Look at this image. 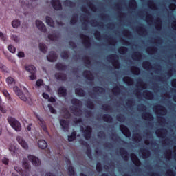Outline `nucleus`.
Returning <instances> with one entry per match:
<instances>
[{
	"label": "nucleus",
	"mask_w": 176,
	"mask_h": 176,
	"mask_svg": "<svg viewBox=\"0 0 176 176\" xmlns=\"http://www.w3.org/2000/svg\"><path fill=\"white\" fill-rule=\"evenodd\" d=\"M72 104L74 105L72 108V113H74L75 116H80V115H82V110H80L82 102L78 99H72Z\"/></svg>",
	"instance_id": "nucleus-1"
},
{
	"label": "nucleus",
	"mask_w": 176,
	"mask_h": 176,
	"mask_svg": "<svg viewBox=\"0 0 176 176\" xmlns=\"http://www.w3.org/2000/svg\"><path fill=\"white\" fill-rule=\"evenodd\" d=\"M8 122L11 127L14 129L15 131H21V124L13 117L8 118Z\"/></svg>",
	"instance_id": "nucleus-2"
},
{
	"label": "nucleus",
	"mask_w": 176,
	"mask_h": 176,
	"mask_svg": "<svg viewBox=\"0 0 176 176\" xmlns=\"http://www.w3.org/2000/svg\"><path fill=\"white\" fill-rule=\"evenodd\" d=\"M25 69L30 74L29 76L30 80H35L36 79V67L32 65H29L25 66Z\"/></svg>",
	"instance_id": "nucleus-3"
},
{
	"label": "nucleus",
	"mask_w": 176,
	"mask_h": 176,
	"mask_svg": "<svg viewBox=\"0 0 176 176\" xmlns=\"http://www.w3.org/2000/svg\"><path fill=\"white\" fill-rule=\"evenodd\" d=\"M107 60L113 64L114 68L119 69V56H118V55H109L107 56Z\"/></svg>",
	"instance_id": "nucleus-4"
},
{
	"label": "nucleus",
	"mask_w": 176,
	"mask_h": 176,
	"mask_svg": "<svg viewBox=\"0 0 176 176\" xmlns=\"http://www.w3.org/2000/svg\"><path fill=\"white\" fill-rule=\"evenodd\" d=\"M14 91L16 93L20 100L24 101L25 102H27L28 98H27V96H25V94H24V93L21 91L20 89H19V87H14Z\"/></svg>",
	"instance_id": "nucleus-5"
},
{
	"label": "nucleus",
	"mask_w": 176,
	"mask_h": 176,
	"mask_svg": "<svg viewBox=\"0 0 176 176\" xmlns=\"http://www.w3.org/2000/svg\"><path fill=\"white\" fill-rule=\"evenodd\" d=\"M16 141H18L19 144H20L21 146H22L23 149H25V151H28V143H27V142H25V140H24L23 138H21V136H17Z\"/></svg>",
	"instance_id": "nucleus-6"
},
{
	"label": "nucleus",
	"mask_w": 176,
	"mask_h": 176,
	"mask_svg": "<svg viewBox=\"0 0 176 176\" xmlns=\"http://www.w3.org/2000/svg\"><path fill=\"white\" fill-rule=\"evenodd\" d=\"M36 26L39 30V31H41V32H46L47 31L46 26L45 25V23L42 22V21L36 20Z\"/></svg>",
	"instance_id": "nucleus-7"
},
{
	"label": "nucleus",
	"mask_w": 176,
	"mask_h": 176,
	"mask_svg": "<svg viewBox=\"0 0 176 176\" xmlns=\"http://www.w3.org/2000/svg\"><path fill=\"white\" fill-rule=\"evenodd\" d=\"M28 160L32 163L33 166H41V161L39 159L34 155H29Z\"/></svg>",
	"instance_id": "nucleus-8"
},
{
	"label": "nucleus",
	"mask_w": 176,
	"mask_h": 176,
	"mask_svg": "<svg viewBox=\"0 0 176 176\" xmlns=\"http://www.w3.org/2000/svg\"><path fill=\"white\" fill-rule=\"evenodd\" d=\"M60 124L63 131H68V129H69V123L68 121L61 119L60 120Z\"/></svg>",
	"instance_id": "nucleus-9"
},
{
	"label": "nucleus",
	"mask_w": 176,
	"mask_h": 176,
	"mask_svg": "<svg viewBox=\"0 0 176 176\" xmlns=\"http://www.w3.org/2000/svg\"><path fill=\"white\" fill-rule=\"evenodd\" d=\"M52 5L55 9V10H61V3H60V0H52Z\"/></svg>",
	"instance_id": "nucleus-10"
},
{
	"label": "nucleus",
	"mask_w": 176,
	"mask_h": 176,
	"mask_svg": "<svg viewBox=\"0 0 176 176\" xmlns=\"http://www.w3.org/2000/svg\"><path fill=\"white\" fill-rule=\"evenodd\" d=\"M157 110L155 111V113L157 115H162V116H164L166 113H167V110H166V108L162 106H157Z\"/></svg>",
	"instance_id": "nucleus-11"
},
{
	"label": "nucleus",
	"mask_w": 176,
	"mask_h": 176,
	"mask_svg": "<svg viewBox=\"0 0 176 176\" xmlns=\"http://www.w3.org/2000/svg\"><path fill=\"white\" fill-rule=\"evenodd\" d=\"M84 137L86 140H90L91 137V128L90 126H87L84 131Z\"/></svg>",
	"instance_id": "nucleus-12"
},
{
	"label": "nucleus",
	"mask_w": 176,
	"mask_h": 176,
	"mask_svg": "<svg viewBox=\"0 0 176 176\" xmlns=\"http://www.w3.org/2000/svg\"><path fill=\"white\" fill-rule=\"evenodd\" d=\"M47 58L48 61H50L51 63H54L57 60V55L56 54V52H51L49 54V56H47Z\"/></svg>",
	"instance_id": "nucleus-13"
},
{
	"label": "nucleus",
	"mask_w": 176,
	"mask_h": 176,
	"mask_svg": "<svg viewBox=\"0 0 176 176\" xmlns=\"http://www.w3.org/2000/svg\"><path fill=\"white\" fill-rule=\"evenodd\" d=\"M120 129L122 131V133L126 135V137H130L131 134H130V131H129V129L127 128V126H124V125H120Z\"/></svg>",
	"instance_id": "nucleus-14"
},
{
	"label": "nucleus",
	"mask_w": 176,
	"mask_h": 176,
	"mask_svg": "<svg viewBox=\"0 0 176 176\" xmlns=\"http://www.w3.org/2000/svg\"><path fill=\"white\" fill-rule=\"evenodd\" d=\"M81 39L82 41V43H84L86 47H89V46H90V38H89V36L82 35L81 36Z\"/></svg>",
	"instance_id": "nucleus-15"
},
{
	"label": "nucleus",
	"mask_w": 176,
	"mask_h": 176,
	"mask_svg": "<svg viewBox=\"0 0 176 176\" xmlns=\"http://www.w3.org/2000/svg\"><path fill=\"white\" fill-rule=\"evenodd\" d=\"M131 159L135 166H140L141 164V162H140V160H138V157H137V155H135V154H131Z\"/></svg>",
	"instance_id": "nucleus-16"
},
{
	"label": "nucleus",
	"mask_w": 176,
	"mask_h": 176,
	"mask_svg": "<svg viewBox=\"0 0 176 176\" xmlns=\"http://www.w3.org/2000/svg\"><path fill=\"white\" fill-rule=\"evenodd\" d=\"M155 134L157 137L163 138V137H166V134H167V131L165 129H158L156 131Z\"/></svg>",
	"instance_id": "nucleus-17"
},
{
	"label": "nucleus",
	"mask_w": 176,
	"mask_h": 176,
	"mask_svg": "<svg viewBox=\"0 0 176 176\" xmlns=\"http://www.w3.org/2000/svg\"><path fill=\"white\" fill-rule=\"evenodd\" d=\"M143 96L144 98L147 100H153V94L149 91H144L143 92Z\"/></svg>",
	"instance_id": "nucleus-18"
},
{
	"label": "nucleus",
	"mask_w": 176,
	"mask_h": 176,
	"mask_svg": "<svg viewBox=\"0 0 176 176\" xmlns=\"http://www.w3.org/2000/svg\"><path fill=\"white\" fill-rule=\"evenodd\" d=\"M55 78L58 80H65V79H67V76L63 73H56L55 74Z\"/></svg>",
	"instance_id": "nucleus-19"
},
{
	"label": "nucleus",
	"mask_w": 176,
	"mask_h": 176,
	"mask_svg": "<svg viewBox=\"0 0 176 176\" xmlns=\"http://www.w3.org/2000/svg\"><path fill=\"white\" fill-rule=\"evenodd\" d=\"M83 75L85 78L88 79V80H93V79H94V77L90 71H85Z\"/></svg>",
	"instance_id": "nucleus-20"
},
{
	"label": "nucleus",
	"mask_w": 176,
	"mask_h": 176,
	"mask_svg": "<svg viewBox=\"0 0 176 176\" xmlns=\"http://www.w3.org/2000/svg\"><path fill=\"white\" fill-rule=\"evenodd\" d=\"M142 118L143 119H144V120H150V121L153 120V116H152V114L149 113H144L142 114Z\"/></svg>",
	"instance_id": "nucleus-21"
},
{
	"label": "nucleus",
	"mask_w": 176,
	"mask_h": 176,
	"mask_svg": "<svg viewBox=\"0 0 176 176\" xmlns=\"http://www.w3.org/2000/svg\"><path fill=\"white\" fill-rule=\"evenodd\" d=\"M38 147L41 149H46L47 148V143L46 141L42 140L38 142Z\"/></svg>",
	"instance_id": "nucleus-22"
},
{
	"label": "nucleus",
	"mask_w": 176,
	"mask_h": 176,
	"mask_svg": "<svg viewBox=\"0 0 176 176\" xmlns=\"http://www.w3.org/2000/svg\"><path fill=\"white\" fill-rule=\"evenodd\" d=\"M11 155H14L16 153V151H17V147L16 146V144H11L8 148Z\"/></svg>",
	"instance_id": "nucleus-23"
},
{
	"label": "nucleus",
	"mask_w": 176,
	"mask_h": 176,
	"mask_svg": "<svg viewBox=\"0 0 176 176\" xmlns=\"http://www.w3.org/2000/svg\"><path fill=\"white\" fill-rule=\"evenodd\" d=\"M58 94L60 97H64L67 96V89H65V88L63 87H60L58 89Z\"/></svg>",
	"instance_id": "nucleus-24"
},
{
	"label": "nucleus",
	"mask_w": 176,
	"mask_h": 176,
	"mask_svg": "<svg viewBox=\"0 0 176 176\" xmlns=\"http://www.w3.org/2000/svg\"><path fill=\"white\" fill-rule=\"evenodd\" d=\"M94 94H102V93H105V89L101 87H94Z\"/></svg>",
	"instance_id": "nucleus-25"
},
{
	"label": "nucleus",
	"mask_w": 176,
	"mask_h": 176,
	"mask_svg": "<svg viewBox=\"0 0 176 176\" xmlns=\"http://www.w3.org/2000/svg\"><path fill=\"white\" fill-rule=\"evenodd\" d=\"M67 174L69 176H76V173H75V170H74V167L69 166L67 169Z\"/></svg>",
	"instance_id": "nucleus-26"
},
{
	"label": "nucleus",
	"mask_w": 176,
	"mask_h": 176,
	"mask_svg": "<svg viewBox=\"0 0 176 176\" xmlns=\"http://www.w3.org/2000/svg\"><path fill=\"white\" fill-rule=\"evenodd\" d=\"M46 23L50 27H54V21L50 16H46Z\"/></svg>",
	"instance_id": "nucleus-27"
},
{
	"label": "nucleus",
	"mask_w": 176,
	"mask_h": 176,
	"mask_svg": "<svg viewBox=\"0 0 176 176\" xmlns=\"http://www.w3.org/2000/svg\"><path fill=\"white\" fill-rule=\"evenodd\" d=\"M22 166L25 170H30V168H31V166L28 164V162L27 161V160H23Z\"/></svg>",
	"instance_id": "nucleus-28"
},
{
	"label": "nucleus",
	"mask_w": 176,
	"mask_h": 176,
	"mask_svg": "<svg viewBox=\"0 0 176 176\" xmlns=\"http://www.w3.org/2000/svg\"><path fill=\"white\" fill-rule=\"evenodd\" d=\"M123 81L126 83L129 86L133 85L134 83V81H133V79L130 78V77H125L123 78Z\"/></svg>",
	"instance_id": "nucleus-29"
},
{
	"label": "nucleus",
	"mask_w": 176,
	"mask_h": 176,
	"mask_svg": "<svg viewBox=\"0 0 176 176\" xmlns=\"http://www.w3.org/2000/svg\"><path fill=\"white\" fill-rule=\"evenodd\" d=\"M39 49L43 53H46L47 52V47L43 43H40Z\"/></svg>",
	"instance_id": "nucleus-30"
},
{
	"label": "nucleus",
	"mask_w": 176,
	"mask_h": 176,
	"mask_svg": "<svg viewBox=\"0 0 176 176\" xmlns=\"http://www.w3.org/2000/svg\"><path fill=\"white\" fill-rule=\"evenodd\" d=\"M133 60H140L142 58L141 53L135 52L132 55Z\"/></svg>",
	"instance_id": "nucleus-31"
},
{
	"label": "nucleus",
	"mask_w": 176,
	"mask_h": 176,
	"mask_svg": "<svg viewBox=\"0 0 176 176\" xmlns=\"http://www.w3.org/2000/svg\"><path fill=\"white\" fill-rule=\"evenodd\" d=\"M20 24H21L20 20H18V19L14 20L12 22V25L14 28H19V27H20Z\"/></svg>",
	"instance_id": "nucleus-32"
},
{
	"label": "nucleus",
	"mask_w": 176,
	"mask_h": 176,
	"mask_svg": "<svg viewBox=\"0 0 176 176\" xmlns=\"http://www.w3.org/2000/svg\"><path fill=\"white\" fill-rule=\"evenodd\" d=\"M76 94H78V96H80V97H83V96H85V91L80 88H77L76 89Z\"/></svg>",
	"instance_id": "nucleus-33"
},
{
	"label": "nucleus",
	"mask_w": 176,
	"mask_h": 176,
	"mask_svg": "<svg viewBox=\"0 0 176 176\" xmlns=\"http://www.w3.org/2000/svg\"><path fill=\"white\" fill-rule=\"evenodd\" d=\"M56 68L57 69H58L59 71H64V69H66L67 66L63 65V63H58L56 65Z\"/></svg>",
	"instance_id": "nucleus-34"
},
{
	"label": "nucleus",
	"mask_w": 176,
	"mask_h": 176,
	"mask_svg": "<svg viewBox=\"0 0 176 176\" xmlns=\"http://www.w3.org/2000/svg\"><path fill=\"white\" fill-rule=\"evenodd\" d=\"M120 153L122 157H124V160H127L129 159V156H127V151L121 149Z\"/></svg>",
	"instance_id": "nucleus-35"
},
{
	"label": "nucleus",
	"mask_w": 176,
	"mask_h": 176,
	"mask_svg": "<svg viewBox=\"0 0 176 176\" xmlns=\"http://www.w3.org/2000/svg\"><path fill=\"white\" fill-rule=\"evenodd\" d=\"M103 119L104 122H107V123H111V122H112V117L109 115H104Z\"/></svg>",
	"instance_id": "nucleus-36"
},
{
	"label": "nucleus",
	"mask_w": 176,
	"mask_h": 176,
	"mask_svg": "<svg viewBox=\"0 0 176 176\" xmlns=\"http://www.w3.org/2000/svg\"><path fill=\"white\" fill-rule=\"evenodd\" d=\"M40 120V126L42 127L43 130L44 131H47V129L46 128V125L45 124V122H43V120L42 118L39 119Z\"/></svg>",
	"instance_id": "nucleus-37"
},
{
	"label": "nucleus",
	"mask_w": 176,
	"mask_h": 176,
	"mask_svg": "<svg viewBox=\"0 0 176 176\" xmlns=\"http://www.w3.org/2000/svg\"><path fill=\"white\" fill-rule=\"evenodd\" d=\"M131 71L134 75H140V69L135 67L131 68Z\"/></svg>",
	"instance_id": "nucleus-38"
},
{
	"label": "nucleus",
	"mask_w": 176,
	"mask_h": 176,
	"mask_svg": "<svg viewBox=\"0 0 176 176\" xmlns=\"http://www.w3.org/2000/svg\"><path fill=\"white\" fill-rule=\"evenodd\" d=\"M6 82H7L8 85H14V83H15L14 79L12 77L7 78Z\"/></svg>",
	"instance_id": "nucleus-39"
},
{
	"label": "nucleus",
	"mask_w": 176,
	"mask_h": 176,
	"mask_svg": "<svg viewBox=\"0 0 176 176\" xmlns=\"http://www.w3.org/2000/svg\"><path fill=\"white\" fill-rule=\"evenodd\" d=\"M119 53H120V54H124L126 53H127V48L124 47H121L119 50H118Z\"/></svg>",
	"instance_id": "nucleus-40"
},
{
	"label": "nucleus",
	"mask_w": 176,
	"mask_h": 176,
	"mask_svg": "<svg viewBox=\"0 0 176 176\" xmlns=\"http://www.w3.org/2000/svg\"><path fill=\"white\" fill-rule=\"evenodd\" d=\"M64 5H65V6H69L70 8H72V6H75V4L74 3H72L71 1H68V0H67L64 2Z\"/></svg>",
	"instance_id": "nucleus-41"
},
{
	"label": "nucleus",
	"mask_w": 176,
	"mask_h": 176,
	"mask_svg": "<svg viewBox=\"0 0 176 176\" xmlns=\"http://www.w3.org/2000/svg\"><path fill=\"white\" fill-rule=\"evenodd\" d=\"M143 67L144 68V69L149 70V69L151 68V63L149 62H144Z\"/></svg>",
	"instance_id": "nucleus-42"
},
{
	"label": "nucleus",
	"mask_w": 176,
	"mask_h": 176,
	"mask_svg": "<svg viewBox=\"0 0 176 176\" xmlns=\"http://www.w3.org/2000/svg\"><path fill=\"white\" fill-rule=\"evenodd\" d=\"M48 38L50 39V41H56L57 39L58 36L56 34H49Z\"/></svg>",
	"instance_id": "nucleus-43"
},
{
	"label": "nucleus",
	"mask_w": 176,
	"mask_h": 176,
	"mask_svg": "<svg viewBox=\"0 0 176 176\" xmlns=\"http://www.w3.org/2000/svg\"><path fill=\"white\" fill-rule=\"evenodd\" d=\"M78 20V16L77 15H75L74 16H73L72 19H71V21H70V24H72V25H74V24H75L76 23Z\"/></svg>",
	"instance_id": "nucleus-44"
},
{
	"label": "nucleus",
	"mask_w": 176,
	"mask_h": 176,
	"mask_svg": "<svg viewBox=\"0 0 176 176\" xmlns=\"http://www.w3.org/2000/svg\"><path fill=\"white\" fill-rule=\"evenodd\" d=\"M43 85V80L39 79L36 82V86L37 87H41Z\"/></svg>",
	"instance_id": "nucleus-45"
},
{
	"label": "nucleus",
	"mask_w": 176,
	"mask_h": 176,
	"mask_svg": "<svg viewBox=\"0 0 176 176\" xmlns=\"http://www.w3.org/2000/svg\"><path fill=\"white\" fill-rule=\"evenodd\" d=\"M0 111L2 112V113H6V107L2 104H0Z\"/></svg>",
	"instance_id": "nucleus-46"
},
{
	"label": "nucleus",
	"mask_w": 176,
	"mask_h": 176,
	"mask_svg": "<svg viewBox=\"0 0 176 176\" xmlns=\"http://www.w3.org/2000/svg\"><path fill=\"white\" fill-rule=\"evenodd\" d=\"M113 93L116 94V96L119 94V93H120V89L118 87H116L113 89Z\"/></svg>",
	"instance_id": "nucleus-47"
},
{
	"label": "nucleus",
	"mask_w": 176,
	"mask_h": 176,
	"mask_svg": "<svg viewBox=\"0 0 176 176\" xmlns=\"http://www.w3.org/2000/svg\"><path fill=\"white\" fill-rule=\"evenodd\" d=\"M11 39H12V41H14V42H19V41H20V38L16 34H12L11 36Z\"/></svg>",
	"instance_id": "nucleus-48"
},
{
	"label": "nucleus",
	"mask_w": 176,
	"mask_h": 176,
	"mask_svg": "<svg viewBox=\"0 0 176 176\" xmlns=\"http://www.w3.org/2000/svg\"><path fill=\"white\" fill-rule=\"evenodd\" d=\"M61 57L62 58L66 60L67 58H68V52H63L61 53Z\"/></svg>",
	"instance_id": "nucleus-49"
},
{
	"label": "nucleus",
	"mask_w": 176,
	"mask_h": 176,
	"mask_svg": "<svg viewBox=\"0 0 176 176\" xmlns=\"http://www.w3.org/2000/svg\"><path fill=\"white\" fill-rule=\"evenodd\" d=\"M8 50H10L11 53H16V47H13V45H9Z\"/></svg>",
	"instance_id": "nucleus-50"
},
{
	"label": "nucleus",
	"mask_w": 176,
	"mask_h": 176,
	"mask_svg": "<svg viewBox=\"0 0 176 176\" xmlns=\"http://www.w3.org/2000/svg\"><path fill=\"white\" fill-rule=\"evenodd\" d=\"M87 106L88 108H90V109H93V108H94V104H93L91 101H88Z\"/></svg>",
	"instance_id": "nucleus-51"
},
{
	"label": "nucleus",
	"mask_w": 176,
	"mask_h": 176,
	"mask_svg": "<svg viewBox=\"0 0 176 176\" xmlns=\"http://www.w3.org/2000/svg\"><path fill=\"white\" fill-rule=\"evenodd\" d=\"M48 108L51 113H54V114L57 113V112L56 111V109H54V108H53L51 104H48Z\"/></svg>",
	"instance_id": "nucleus-52"
},
{
	"label": "nucleus",
	"mask_w": 176,
	"mask_h": 176,
	"mask_svg": "<svg viewBox=\"0 0 176 176\" xmlns=\"http://www.w3.org/2000/svg\"><path fill=\"white\" fill-rule=\"evenodd\" d=\"M1 162L3 164H6V166H8L9 164V159L6 157H3Z\"/></svg>",
	"instance_id": "nucleus-53"
},
{
	"label": "nucleus",
	"mask_w": 176,
	"mask_h": 176,
	"mask_svg": "<svg viewBox=\"0 0 176 176\" xmlns=\"http://www.w3.org/2000/svg\"><path fill=\"white\" fill-rule=\"evenodd\" d=\"M96 170L98 173H100L102 170V168H101V164L100 163H98L96 164Z\"/></svg>",
	"instance_id": "nucleus-54"
},
{
	"label": "nucleus",
	"mask_w": 176,
	"mask_h": 176,
	"mask_svg": "<svg viewBox=\"0 0 176 176\" xmlns=\"http://www.w3.org/2000/svg\"><path fill=\"white\" fill-rule=\"evenodd\" d=\"M117 119L118 122H123L124 120V117H123V116H118Z\"/></svg>",
	"instance_id": "nucleus-55"
},
{
	"label": "nucleus",
	"mask_w": 176,
	"mask_h": 176,
	"mask_svg": "<svg viewBox=\"0 0 176 176\" xmlns=\"http://www.w3.org/2000/svg\"><path fill=\"white\" fill-rule=\"evenodd\" d=\"M3 94H4L5 97H8V98H10V94L9 92H8V91L3 90Z\"/></svg>",
	"instance_id": "nucleus-56"
},
{
	"label": "nucleus",
	"mask_w": 176,
	"mask_h": 176,
	"mask_svg": "<svg viewBox=\"0 0 176 176\" xmlns=\"http://www.w3.org/2000/svg\"><path fill=\"white\" fill-rule=\"evenodd\" d=\"M0 38L2 41H6V36H5L2 32H0Z\"/></svg>",
	"instance_id": "nucleus-57"
},
{
	"label": "nucleus",
	"mask_w": 176,
	"mask_h": 176,
	"mask_svg": "<svg viewBox=\"0 0 176 176\" xmlns=\"http://www.w3.org/2000/svg\"><path fill=\"white\" fill-rule=\"evenodd\" d=\"M75 140V135H72L70 136H68V141L72 142Z\"/></svg>",
	"instance_id": "nucleus-58"
},
{
	"label": "nucleus",
	"mask_w": 176,
	"mask_h": 176,
	"mask_svg": "<svg viewBox=\"0 0 176 176\" xmlns=\"http://www.w3.org/2000/svg\"><path fill=\"white\" fill-rule=\"evenodd\" d=\"M22 176H30V173L27 172L26 170H23L21 173Z\"/></svg>",
	"instance_id": "nucleus-59"
},
{
	"label": "nucleus",
	"mask_w": 176,
	"mask_h": 176,
	"mask_svg": "<svg viewBox=\"0 0 176 176\" xmlns=\"http://www.w3.org/2000/svg\"><path fill=\"white\" fill-rule=\"evenodd\" d=\"M0 68L1 69H2L3 72H8V69L6 68V67L1 65Z\"/></svg>",
	"instance_id": "nucleus-60"
},
{
	"label": "nucleus",
	"mask_w": 176,
	"mask_h": 176,
	"mask_svg": "<svg viewBox=\"0 0 176 176\" xmlns=\"http://www.w3.org/2000/svg\"><path fill=\"white\" fill-rule=\"evenodd\" d=\"M87 155L89 157V159H91V150L89 149L87 151Z\"/></svg>",
	"instance_id": "nucleus-61"
},
{
	"label": "nucleus",
	"mask_w": 176,
	"mask_h": 176,
	"mask_svg": "<svg viewBox=\"0 0 176 176\" xmlns=\"http://www.w3.org/2000/svg\"><path fill=\"white\" fill-rule=\"evenodd\" d=\"M18 57H20V58L24 57V52H19L18 53Z\"/></svg>",
	"instance_id": "nucleus-62"
},
{
	"label": "nucleus",
	"mask_w": 176,
	"mask_h": 176,
	"mask_svg": "<svg viewBox=\"0 0 176 176\" xmlns=\"http://www.w3.org/2000/svg\"><path fill=\"white\" fill-rule=\"evenodd\" d=\"M173 87H176V80H173L171 82Z\"/></svg>",
	"instance_id": "nucleus-63"
},
{
	"label": "nucleus",
	"mask_w": 176,
	"mask_h": 176,
	"mask_svg": "<svg viewBox=\"0 0 176 176\" xmlns=\"http://www.w3.org/2000/svg\"><path fill=\"white\" fill-rule=\"evenodd\" d=\"M172 28L173 30H176V21H173V23H172Z\"/></svg>",
	"instance_id": "nucleus-64"
}]
</instances>
